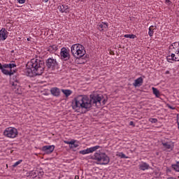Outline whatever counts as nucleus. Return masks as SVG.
Returning a JSON list of instances; mask_svg holds the SVG:
<instances>
[{"mask_svg":"<svg viewBox=\"0 0 179 179\" xmlns=\"http://www.w3.org/2000/svg\"><path fill=\"white\" fill-rule=\"evenodd\" d=\"M45 66L44 62L38 59H32L27 62L24 72L27 76L33 78L34 76L43 75Z\"/></svg>","mask_w":179,"mask_h":179,"instance_id":"nucleus-1","label":"nucleus"},{"mask_svg":"<svg viewBox=\"0 0 179 179\" xmlns=\"http://www.w3.org/2000/svg\"><path fill=\"white\" fill-rule=\"evenodd\" d=\"M72 107L77 113L84 114L92 108V99L87 96L80 95L74 99Z\"/></svg>","mask_w":179,"mask_h":179,"instance_id":"nucleus-2","label":"nucleus"},{"mask_svg":"<svg viewBox=\"0 0 179 179\" xmlns=\"http://www.w3.org/2000/svg\"><path fill=\"white\" fill-rule=\"evenodd\" d=\"M171 53L166 57L168 62H179V43L175 42L169 46Z\"/></svg>","mask_w":179,"mask_h":179,"instance_id":"nucleus-3","label":"nucleus"},{"mask_svg":"<svg viewBox=\"0 0 179 179\" xmlns=\"http://www.w3.org/2000/svg\"><path fill=\"white\" fill-rule=\"evenodd\" d=\"M71 50L72 55L76 58H82L86 54L85 47L79 43L72 45Z\"/></svg>","mask_w":179,"mask_h":179,"instance_id":"nucleus-4","label":"nucleus"},{"mask_svg":"<svg viewBox=\"0 0 179 179\" xmlns=\"http://www.w3.org/2000/svg\"><path fill=\"white\" fill-rule=\"evenodd\" d=\"M94 159L99 162L98 164H101L102 166H106L110 163V157L107 156L106 153L100 151L94 153Z\"/></svg>","mask_w":179,"mask_h":179,"instance_id":"nucleus-5","label":"nucleus"},{"mask_svg":"<svg viewBox=\"0 0 179 179\" xmlns=\"http://www.w3.org/2000/svg\"><path fill=\"white\" fill-rule=\"evenodd\" d=\"M3 135L6 138H9L10 139H15V138H17L19 135V131H17V129L15 127H7L3 131Z\"/></svg>","mask_w":179,"mask_h":179,"instance_id":"nucleus-6","label":"nucleus"},{"mask_svg":"<svg viewBox=\"0 0 179 179\" xmlns=\"http://www.w3.org/2000/svg\"><path fill=\"white\" fill-rule=\"evenodd\" d=\"M46 66L49 69H55L58 66V62L53 57H50L46 60Z\"/></svg>","mask_w":179,"mask_h":179,"instance_id":"nucleus-7","label":"nucleus"},{"mask_svg":"<svg viewBox=\"0 0 179 179\" xmlns=\"http://www.w3.org/2000/svg\"><path fill=\"white\" fill-rule=\"evenodd\" d=\"M60 57L62 59L68 61V59L71 58V55H69V49L66 48H62L60 51Z\"/></svg>","mask_w":179,"mask_h":179,"instance_id":"nucleus-8","label":"nucleus"},{"mask_svg":"<svg viewBox=\"0 0 179 179\" xmlns=\"http://www.w3.org/2000/svg\"><path fill=\"white\" fill-rule=\"evenodd\" d=\"M98 149H100V145H95L94 147L80 150L79 151V153L80 155H89L90 153H93V152H96V150H97Z\"/></svg>","mask_w":179,"mask_h":179,"instance_id":"nucleus-9","label":"nucleus"},{"mask_svg":"<svg viewBox=\"0 0 179 179\" xmlns=\"http://www.w3.org/2000/svg\"><path fill=\"white\" fill-rule=\"evenodd\" d=\"M162 145L164 149L168 150V152H171L174 149V143L173 141L162 142Z\"/></svg>","mask_w":179,"mask_h":179,"instance_id":"nucleus-10","label":"nucleus"},{"mask_svg":"<svg viewBox=\"0 0 179 179\" xmlns=\"http://www.w3.org/2000/svg\"><path fill=\"white\" fill-rule=\"evenodd\" d=\"M103 100V96L95 95L92 97V103L95 104L96 107H100L101 106V101Z\"/></svg>","mask_w":179,"mask_h":179,"instance_id":"nucleus-11","label":"nucleus"},{"mask_svg":"<svg viewBox=\"0 0 179 179\" xmlns=\"http://www.w3.org/2000/svg\"><path fill=\"white\" fill-rule=\"evenodd\" d=\"M1 72L3 73V75H6V76H12L15 71L13 70H9V69L6 67V64H3L1 69Z\"/></svg>","mask_w":179,"mask_h":179,"instance_id":"nucleus-12","label":"nucleus"},{"mask_svg":"<svg viewBox=\"0 0 179 179\" xmlns=\"http://www.w3.org/2000/svg\"><path fill=\"white\" fill-rule=\"evenodd\" d=\"M55 149V145H45L42 148L43 152H45L46 155H51L54 152Z\"/></svg>","mask_w":179,"mask_h":179,"instance_id":"nucleus-13","label":"nucleus"},{"mask_svg":"<svg viewBox=\"0 0 179 179\" xmlns=\"http://www.w3.org/2000/svg\"><path fill=\"white\" fill-rule=\"evenodd\" d=\"M8 34L9 32L5 28H2L0 30V41H5L8 38Z\"/></svg>","mask_w":179,"mask_h":179,"instance_id":"nucleus-14","label":"nucleus"},{"mask_svg":"<svg viewBox=\"0 0 179 179\" xmlns=\"http://www.w3.org/2000/svg\"><path fill=\"white\" fill-rule=\"evenodd\" d=\"M141 85H143V78H142V77L136 79L133 83L134 87H141Z\"/></svg>","mask_w":179,"mask_h":179,"instance_id":"nucleus-15","label":"nucleus"},{"mask_svg":"<svg viewBox=\"0 0 179 179\" xmlns=\"http://www.w3.org/2000/svg\"><path fill=\"white\" fill-rule=\"evenodd\" d=\"M50 93L52 94V96H55V97H58L59 94H61V91L58 87H52L50 90Z\"/></svg>","mask_w":179,"mask_h":179,"instance_id":"nucleus-16","label":"nucleus"},{"mask_svg":"<svg viewBox=\"0 0 179 179\" xmlns=\"http://www.w3.org/2000/svg\"><path fill=\"white\" fill-rule=\"evenodd\" d=\"M58 9L62 12V13H67V12H69V7L66 4L59 6Z\"/></svg>","mask_w":179,"mask_h":179,"instance_id":"nucleus-17","label":"nucleus"},{"mask_svg":"<svg viewBox=\"0 0 179 179\" xmlns=\"http://www.w3.org/2000/svg\"><path fill=\"white\" fill-rule=\"evenodd\" d=\"M10 85H11V88L13 89V90L15 92L19 90V84L17 83V80H10Z\"/></svg>","mask_w":179,"mask_h":179,"instance_id":"nucleus-18","label":"nucleus"},{"mask_svg":"<svg viewBox=\"0 0 179 179\" xmlns=\"http://www.w3.org/2000/svg\"><path fill=\"white\" fill-rule=\"evenodd\" d=\"M98 29L100 30V31H103V30H106V29L108 28V22H101L100 24H98Z\"/></svg>","mask_w":179,"mask_h":179,"instance_id":"nucleus-19","label":"nucleus"},{"mask_svg":"<svg viewBox=\"0 0 179 179\" xmlns=\"http://www.w3.org/2000/svg\"><path fill=\"white\" fill-rule=\"evenodd\" d=\"M157 29V26L151 25L148 29V35L150 37H153V34H155V30Z\"/></svg>","mask_w":179,"mask_h":179,"instance_id":"nucleus-20","label":"nucleus"},{"mask_svg":"<svg viewBox=\"0 0 179 179\" xmlns=\"http://www.w3.org/2000/svg\"><path fill=\"white\" fill-rule=\"evenodd\" d=\"M139 169L140 170H143V171H145V170H148L149 169V164L145 162H143L139 164Z\"/></svg>","mask_w":179,"mask_h":179,"instance_id":"nucleus-21","label":"nucleus"},{"mask_svg":"<svg viewBox=\"0 0 179 179\" xmlns=\"http://www.w3.org/2000/svg\"><path fill=\"white\" fill-rule=\"evenodd\" d=\"M152 93L155 94L156 97H160V91L157 90V88H155V87H152Z\"/></svg>","mask_w":179,"mask_h":179,"instance_id":"nucleus-22","label":"nucleus"},{"mask_svg":"<svg viewBox=\"0 0 179 179\" xmlns=\"http://www.w3.org/2000/svg\"><path fill=\"white\" fill-rule=\"evenodd\" d=\"M62 93L66 96V97H69L72 94V90H62Z\"/></svg>","mask_w":179,"mask_h":179,"instance_id":"nucleus-23","label":"nucleus"},{"mask_svg":"<svg viewBox=\"0 0 179 179\" xmlns=\"http://www.w3.org/2000/svg\"><path fill=\"white\" fill-rule=\"evenodd\" d=\"M173 170L179 173V162H177L176 164L171 165Z\"/></svg>","mask_w":179,"mask_h":179,"instance_id":"nucleus-24","label":"nucleus"},{"mask_svg":"<svg viewBox=\"0 0 179 179\" xmlns=\"http://www.w3.org/2000/svg\"><path fill=\"white\" fill-rule=\"evenodd\" d=\"M6 68H8L9 71H12L13 68H16V64H6Z\"/></svg>","mask_w":179,"mask_h":179,"instance_id":"nucleus-25","label":"nucleus"},{"mask_svg":"<svg viewBox=\"0 0 179 179\" xmlns=\"http://www.w3.org/2000/svg\"><path fill=\"white\" fill-rule=\"evenodd\" d=\"M116 156H118V157H121V159H128V157L124 154V152H117Z\"/></svg>","mask_w":179,"mask_h":179,"instance_id":"nucleus-26","label":"nucleus"},{"mask_svg":"<svg viewBox=\"0 0 179 179\" xmlns=\"http://www.w3.org/2000/svg\"><path fill=\"white\" fill-rule=\"evenodd\" d=\"M78 147H79V143H76V140H74L73 144H71V145H69V148L71 149H73V148H78Z\"/></svg>","mask_w":179,"mask_h":179,"instance_id":"nucleus-27","label":"nucleus"},{"mask_svg":"<svg viewBox=\"0 0 179 179\" xmlns=\"http://www.w3.org/2000/svg\"><path fill=\"white\" fill-rule=\"evenodd\" d=\"M124 37H125V38H136V35H134V34H125L124 36Z\"/></svg>","mask_w":179,"mask_h":179,"instance_id":"nucleus-28","label":"nucleus"},{"mask_svg":"<svg viewBox=\"0 0 179 179\" xmlns=\"http://www.w3.org/2000/svg\"><path fill=\"white\" fill-rule=\"evenodd\" d=\"M22 162H23V160L20 159L19 161H17L13 164V167H17V166H19V164H20Z\"/></svg>","mask_w":179,"mask_h":179,"instance_id":"nucleus-29","label":"nucleus"},{"mask_svg":"<svg viewBox=\"0 0 179 179\" xmlns=\"http://www.w3.org/2000/svg\"><path fill=\"white\" fill-rule=\"evenodd\" d=\"M64 143H66V145H73V143H75V140H71V141H64Z\"/></svg>","mask_w":179,"mask_h":179,"instance_id":"nucleus-30","label":"nucleus"},{"mask_svg":"<svg viewBox=\"0 0 179 179\" xmlns=\"http://www.w3.org/2000/svg\"><path fill=\"white\" fill-rule=\"evenodd\" d=\"M149 122L152 124H156V122H157V120L156 118H150Z\"/></svg>","mask_w":179,"mask_h":179,"instance_id":"nucleus-31","label":"nucleus"},{"mask_svg":"<svg viewBox=\"0 0 179 179\" xmlns=\"http://www.w3.org/2000/svg\"><path fill=\"white\" fill-rule=\"evenodd\" d=\"M106 101H106V99H103V97H102V101H101V106H104V104H106Z\"/></svg>","mask_w":179,"mask_h":179,"instance_id":"nucleus-32","label":"nucleus"},{"mask_svg":"<svg viewBox=\"0 0 179 179\" xmlns=\"http://www.w3.org/2000/svg\"><path fill=\"white\" fill-rule=\"evenodd\" d=\"M17 2H19L20 3H24V2H26V0H17Z\"/></svg>","mask_w":179,"mask_h":179,"instance_id":"nucleus-33","label":"nucleus"},{"mask_svg":"<svg viewBox=\"0 0 179 179\" xmlns=\"http://www.w3.org/2000/svg\"><path fill=\"white\" fill-rule=\"evenodd\" d=\"M52 48H53V50H55V51H57L58 50V48L55 45H52Z\"/></svg>","mask_w":179,"mask_h":179,"instance_id":"nucleus-34","label":"nucleus"},{"mask_svg":"<svg viewBox=\"0 0 179 179\" xmlns=\"http://www.w3.org/2000/svg\"><path fill=\"white\" fill-rule=\"evenodd\" d=\"M165 3H169V5H170V3H171V1H170V0H166V1H165Z\"/></svg>","mask_w":179,"mask_h":179,"instance_id":"nucleus-35","label":"nucleus"},{"mask_svg":"<svg viewBox=\"0 0 179 179\" xmlns=\"http://www.w3.org/2000/svg\"><path fill=\"white\" fill-rule=\"evenodd\" d=\"M168 107H169V108H170L171 110H174V109L176 108H174V107H173V106H170V105H169Z\"/></svg>","mask_w":179,"mask_h":179,"instance_id":"nucleus-36","label":"nucleus"},{"mask_svg":"<svg viewBox=\"0 0 179 179\" xmlns=\"http://www.w3.org/2000/svg\"><path fill=\"white\" fill-rule=\"evenodd\" d=\"M3 67V64L0 63V70L2 71V68Z\"/></svg>","mask_w":179,"mask_h":179,"instance_id":"nucleus-37","label":"nucleus"},{"mask_svg":"<svg viewBox=\"0 0 179 179\" xmlns=\"http://www.w3.org/2000/svg\"><path fill=\"white\" fill-rule=\"evenodd\" d=\"M129 125H131V126H132V125H134V122H133L132 121H131V122H129Z\"/></svg>","mask_w":179,"mask_h":179,"instance_id":"nucleus-38","label":"nucleus"},{"mask_svg":"<svg viewBox=\"0 0 179 179\" xmlns=\"http://www.w3.org/2000/svg\"><path fill=\"white\" fill-rule=\"evenodd\" d=\"M167 179H177V178H174V177H169V178H168Z\"/></svg>","mask_w":179,"mask_h":179,"instance_id":"nucleus-39","label":"nucleus"},{"mask_svg":"<svg viewBox=\"0 0 179 179\" xmlns=\"http://www.w3.org/2000/svg\"><path fill=\"white\" fill-rule=\"evenodd\" d=\"M165 73H166V75H169V73H170V71H166Z\"/></svg>","mask_w":179,"mask_h":179,"instance_id":"nucleus-40","label":"nucleus"},{"mask_svg":"<svg viewBox=\"0 0 179 179\" xmlns=\"http://www.w3.org/2000/svg\"><path fill=\"white\" fill-rule=\"evenodd\" d=\"M45 3L48 2V0H43Z\"/></svg>","mask_w":179,"mask_h":179,"instance_id":"nucleus-41","label":"nucleus"},{"mask_svg":"<svg viewBox=\"0 0 179 179\" xmlns=\"http://www.w3.org/2000/svg\"><path fill=\"white\" fill-rule=\"evenodd\" d=\"M29 38H27V41H29Z\"/></svg>","mask_w":179,"mask_h":179,"instance_id":"nucleus-42","label":"nucleus"}]
</instances>
